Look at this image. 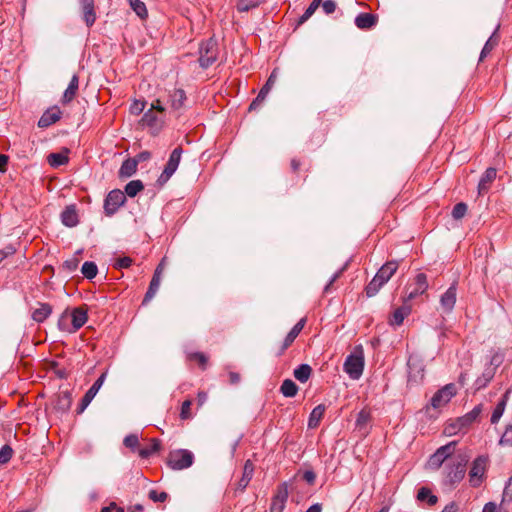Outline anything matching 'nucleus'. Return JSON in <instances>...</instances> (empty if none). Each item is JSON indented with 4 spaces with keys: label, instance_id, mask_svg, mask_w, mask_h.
Wrapping results in <instances>:
<instances>
[{
    "label": "nucleus",
    "instance_id": "obj_1",
    "mask_svg": "<svg viewBox=\"0 0 512 512\" xmlns=\"http://www.w3.org/2000/svg\"><path fill=\"white\" fill-rule=\"evenodd\" d=\"M398 269L397 261H389L385 263L370 281L366 287V294L368 297L375 296L380 288L389 281Z\"/></svg>",
    "mask_w": 512,
    "mask_h": 512
},
{
    "label": "nucleus",
    "instance_id": "obj_2",
    "mask_svg": "<svg viewBox=\"0 0 512 512\" xmlns=\"http://www.w3.org/2000/svg\"><path fill=\"white\" fill-rule=\"evenodd\" d=\"M364 364L363 349L358 346L353 353L346 357L343 369L351 379L358 380L363 374Z\"/></svg>",
    "mask_w": 512,
    "mask_h": 512
},
{
    "label": "nucleus",
    "instance_id": "obj_3",
    "mask_svg": "<svg viewBox=\"0 0 512 512\" xmlns=\"http://www.w3.org/2000/svg\"><path fill=\"white\" fill-rule=\"evenodd\" d=\"M468 460L469 457L467 455H458L446 466V484L455 485L464 478Z\"/></svg>",
    "mask_w": 512,
    "mask_h": 512
},
{
    "label": "nucleus",
    "instance_id": "obj_4",
    "mask_svg": "<svg viewBox=\"0 0 512 512\" xmlns=\"http://www.w3.org/2000/svg\"><path fill=\"white\" fill-rule=\"evenodd\" d=\"M193 459L192 452L180 449L169 454L167 464L173 470H183L193 464Z\"/></svg>",
    "mask_w": 512,
    "mask_h": 512
},
{
    "label": "nucleus",
    "instance_id": "obj_5",
    "mask_svg": "<svg viewBox=\"0 0 512 512\" xmlns=\"http://www.w3.org/2000/svg\"><path fill=\"white\" fill-rule=\"evenodd\" d=\"M488 458L486 456H478L472 463L469 471V482L472 487L481 485L485 478Z\"/></svg>",
    "mask_w": 512,
    "mask_h": 512
},
{
    "label": "nucleus",
    "instance_id": "obj_6",
    "mask_svg": "<svg viewBox=\"0 0 512 512\" xmlns=\"http://www.w3.org/2000/svg\"><path fill=\"white\" fill-rule=\"evenodd\" d=\"M199 64L202 68H208L217 59V42L213 38L200 46Z\"/></svg>",
    "mask_w": 512,
    "mask_h": 512
},
{
    "label": "nucleus",
    "instance_id": "obj_7",
    "mask_svg": "<svg viewBox=\"0 0 512 512\" xmlns=\"http://www.w3.org/2000/svg\"><path fill=\"white\" fill-rule=\"evenodd\" d=\"M182 153L183 150L181 147H177L171 152L168 162L157 180L160 185H164L176 172L181 160Z\"/></svg>",
    "mask_w": 512,
    "mask_h": 512
},
{
    "label": "nucleus",
    "instance_id": "obj_8",
    "mask_svg": "<svg viewBox=\"0 0 512 512\" xmlns=\"http://www.w3.org/2000/svg\"><path fill=\"white\" fill-rule=\"evenodd\" d=\"M126 196L119 189L112 190L108 193L104 201V211L107 216H112L116 211L124 205Z\"/></svg>",
    "mask_w": 512,
    "mask_h": 512
},
{
    "label": "nucleus",
    "instance_id": "obj_9",
    "mask_svg": "<svg viewBox=\"0 0 512 512\" xmlns=\"http://www.w3.org/2000/svg\"><path fill=\"white\" fill-rule=\"evenodd\" d=\"M408 383L410 385L420 383L424 378V365L421 359L410 356L407 361Z\"/></svg>",
    "mask_w": 512,
    "mask_h": 512
},
{
    "label": "nucleus",
    "instance_id": "obj_10",
    "mask_svg": "<svg viewBox=\"0 0 512 512\" xmlns=\"http://www.w3.org/2000/svg\"><path fill=\"white\" fill-rule=\"evenodd\" d=\"M456 394V387L450 383L438 390L431 399V405L434 408H440L446 405Z\"/></svg>",
    "mask_w": 512,
    "mask_h": 512
},
{
    "label": "nucleus",
    "instance_id": "obj_11",
    "mask_svg": "<svg viewBox=\"0 0 512 512\" xmlns=\"http://www.w3.org/2000/svg\"><path fill=\"white\" fill-rule=\"evenodd\" d=\"M288 499V487L286 483H282L272 498L270 512H283L286 501Z\"/></svg>",
    "mask_w": 512,
    "mask_h": 512
},
{
    "label": "nucleus",
    "instance_id": "obj_12",
    "mask_svg": "<svg viewBox=\"0 0 512 512\" xmlns=\"http://www.w3.org/2000/svg\"><path fill=\"white\" fill-rule=\"evenodd\" d=\"M141 123L143 126H147L157 133L163 127L164 115L153 111V109H148L144 113Z\"/></svg>",
    "mask_w": 512,
    "mask_h": 512
},
{
    "label": "nucleus",
    "instance_id": "obj_13",
    "mask_svg": "<svg viewBox=\"0 0 512 512\" xmlns=\"http://www.w3.org/2000/svg\"><path fill=\"white\" fill-rule=\"evenodd\" d=\"M457 289L456 285L452 284L446 292L440 297V309L444 313H450L456 303Z\"/></svg>",
    "mask_w": 512,
    "mask_h": 512
},
{
    "label": "nucleus",
    "instance_id": "obj_14",
    "mask_svg": "<svg viewBox=\"0 0 512 512\" xmlns=\"http://www.w3.org/2000/svg\"><path fill=\"white\" fill-rule=\"evenodd\" d=\"M62 111L58 106H53L47 109L40 119L38 120V126L40 128H46L60 120Z\"/></svg>",
    "mask_w": 512,
    "mask_h": 512
},
{
    "label": "nucleus",
    "instance_id": "obj_15",
    "mask_svg": "<svg viewBox=\"0 0 512 512\" xmlns=\"http://www.w3.org/2000/svg\"><path fill=\"white\" fill-rule=\"evenodd\" d=\"M72 330L76 332L87 321V309L84 307H77L70 311Z\"/></svg>",
    "mask_w": 512,
    "mask_h": 512
},
{
    "label": "nucleus",
    "instance_id": "obj_16",
    "mask_svg": "<svg viewBox=\"0 0 512 512\" xmlns=\"http://www.w3.org/2000/svg\"><path fill=\"white\" fill-rule=\"evenodd\" d=\"M378 17L371 13H360L355 18V25L361 30L371 29L377 24Z\"/></svg>",
    "mask_w": 512,
    "mask_h": 512
},
{
    "label": "nucleus",
    "instance_id": "obj_17",
    "mask_svg": "<svg viewBox=\"0 0 512 512\" xmlns=\"http://www.w3.org/2000/svg\"><path fill=\"white\" fill-rule=\"evenodd\" d=\"M428 288L427 277L424 273H419L415 277V288L407 295V300H412L418 295L423 294Z\"/></svg>",
    "mask_w": 512,
    "mask_h": 512
},
{
    "label": "nucleus",
    "instance_id": "obj_18",
    "mask_svg": "<svg viewBox=\"0 0 512 512\" xmlns=\"http://www.w3.org/2000/svg\"><path fill=\"white\" fill-rule=\"evenodd\" d=\"M83 9V18L87 26H92L96 20L94 0H78Z\"/></svg>",
    "mask_w": 512,
    "mask_h": 512
},
{
    "label": "nucleus",
    "instance_id": "obj_19",
    "mask_svg": "<svg viewBox=\"0 0 512 512\" xmlns=\"http://www.w3.org/2000/svg\"><path fill=\"white\" fill-rule=\"evenodd\" d=\"M61 221L67 227H75L78 222V214L74 205L67 206L61 213Z\"/></svg>",
    "mask_w": 512,
    "mask_h": 512
},
{
    "label": "nucleus",
    "instance_id": "obj_20",
    "mask_svg": "<svg viewBox=\"0 0 512 512\" xmlns=\"http://www.w3.org/2000/svg\"><path fill=\"white\" fill-rule=\"evenodd\" d=\"M254 473V465L250 460H247L244 464L243 474L241 479L237 484V490L244 491V489L248 486L251 481Z\"/></svg>",
    "mask_w": 512,
    "mask_h": 512
},
{
    "label": "nucleus",
    "instance_id": "obj_21",
    "mask_svg": "<svg viewBox=\"0 0 512 512\" xmlns=\"http://www.w3.org/2000/svg\"><path fill=\"white\" fill-rule=\"evenodd\" d=\"M72 400V394L69 391H62L57 395L55 408L62 413H66L72 405Z\"/></svg>",
    "mask_w": 512,
    "mask_h": 512
},
{
    "label": "nucleus",
    "instance_id": "obj_22",
    "mask_svg": "<svg viewBox=\"0 0 512 512\" xmlns=\"http://www.w3.org/2000/svg\"><path fill=\"white\" fill-rule=\"evenodd\" d=\"M305 322H306V319L302 318L293 326V328L290 330V332L287 334V336L284 340L282 351L285 350L288 346H290L293 343V341L296 339V337L299 335V333L304 328Z\"/></svg>",
    "mask_w": 512,
    "mask_h": 512
},
{
    "label": "nucleus",
    "instance_id": "obj_23",
    "mask_svg": "<svg viewBox=\"0 0 512 512\" xmlns=\"http://www.w3.org/2000/svg\"><path fill=\"white\" fill-rule=\"evenodd\" d=\"M495 178H496V169L492 168V167L488 168L479 181V184H478L479 193L482 194L483 192L487 191L490 184L494 181Z\"/></svg>",
    "mask_w": 512,
    "mask_h": 512
},
{
    "label": "nucleus",
    "instance_id": "obj_24",
    "mask_svg": "<svg viewBox=\"0 0 512 512\" xmlns=\"http://www.w3.org/2000/svg\"><path fill=\"white\" fill-rule=\"evenodd\" d=\"M79 86V78L77 75H73L68 87L64 91L62 102L63 103H69L73 100L75 97Z\"/></svg>",
    "mask_w": 512,
    "mask_h": 512
},
{
    "label": "nucleus",
    "instance_id": "obj_25",
    "mask_svg": "<svg viewBox=\"0 0 512 512\" xmlns=\"http://www.w3.org/2000/svg\"><path fill=\"white\" fill-rule=\"evenodd\" d=\"M138 164L133 158H129L125 160L120 169H119V177L120 178H129L136 173Z\"/></svg>",
    "mask_w": 512,
    "mask_h": 512
},
{
    "label": "nucleus",
    "instance_id": "obj_26",
    "mask_svg": "<svg viewBox=\"0 0 512 512\" xmlns=\"http://www.w3.org/2000/svg\"><path fill=\"white\" fill-rule=\"evenodd\" d=\"M411 308L408 305H403L399 308H397L393 314L392 317L389 320V323L391 325L399 326L403 323L406 316L410 314Z\"/></svg>",
    "mask_w": 512,
    "mask_h": 512
},
{
    "label": "nucleus",
    "instance_id": "obj_27",
    "mask_svg": "<svg viewBox=\"0 0 512 512\" xmlns=\"http://www.w3.org/2000/svg\"><path fill=\"white\" fill-rule=\"evenodd\" d=\"M52 313V307L47 303H42L38 308H36L32 313V318L36 322H43L46 320Z\"/></svg>",
    "mask_w": 512,
    "mask_h": 512
},
{
    "label": "nucleus",
    "instance_id": "obj_28",
    "mask_svg": "<svg viewBox=\"0 0 512 512\" xmlns=\"http://www.w3.org/2000/svg\"><path fill=\"white\" fill-rule=\"evenodd\" d=\"M171 107L175 110L181 108L186 100V95L182 89H174L169 96Z\"/></svg>",
    "mask_w": 512,
    "mask_h": 512
},
{
    "label": "nucleus",
    "instance_id": "obj_29",
    "mask_svg": "<svg viewBox=\"0 0 512 512\" xmlns=\"http://www.w3.org/2000/svg\"><path fill=\"white\" fill-rule=\"evenodd\" d=\"M68 150L65 149L64 152L60 153H51L48 155L47 160L50 166L56 168L61 165H64L68 162Z\"/></svg>",
    "mask_w": 512,
    "mask_h": 512
},
{
    "label": "nucleus",
    "instance_id": "obj_30",
    "mask_svg": "<svg viewBox=\"0 0 512 512\" xmlns=\"http://www.w3.org/2000/svg\"><path fill=\"white\" fill-rule=\"evenodd\" d=\"M481 409L480 407H475L472 411L467 413L466 415L457 419V424H459V429H463L470 424H472L476 418L480 415Z\"/></svg>",
    "mask_w": 512,
    "mask_h": 512
},
{
    "label": "nucleus",
    "instance_id": "obj_31",
    "mask_svg": "<svg viewBox=\"0 0 512 512\" xmlns=\"http://www.w3.org/2000/svg\"><path fill=\"white\" fill-rule=\"evenodd\" d=\"M371 416L370 413L366 410H361L356 419V427L362 434L368 433V423L370 422Z\"/></svg>",
    "mask_w": 512,
    "mask_h": 512
},
{
    "label": "nucleus",
    "instance_id": "obj_32",
    "mask_svg": "<svg viewBox=\"0 0 512 512\" xmlns=\"http://www.w3.org/2000/svg\"><path fill=\"white\" fill-rule=\"evenodd\" d=\"M324 412H325L324 405L316 406L310 413L309 420H308V427L316 428L318 426L321 418L323 417Z\"/></svg>",
    "mask_w": 512,
    "mask_h": 512
},
{
    "label": "nucleus",
    "instance_id": "obj_33",
    "mask_svg": "<svg viewBox=\"0 0 512 512\" xmlns=\"http://www.w3.org/2000/svg\"><path fill=\"white\" fill-rule=\"evenodd\" d=\"M57 325L61 331L73 333L69 309H65L60 315Z\"/></svg>",
    "mask_w": 512,
    "mask_h": 512
},
{
    "label": "nucleus",
    "instance_id": "obj_34",
    "mask_svg": "<svg viewBox=\"0 0 512 512\" xmlns=\"http://www.w3.org/2000/svg\"><path fill=\"white\" fill-rule=\"evenodd\" d=\"M312 374V368L308 364L299 365L293 372L294 377L301 383H305Z\"/></svg>",
    "mask_w": 512,
    "mask_h": 512
},
{
    "label": "nucleus",
    "instance_id": "obj_35",
    "mask_svg": "<svg viewBox=\"0 0 512 512\" xmlns=\"http://www.w3.org/2000/svg\"><path fill=\"white\" fill-rule=\"evenodd\" d=\"M280 392L284 397H294L298 392V386L291 379H285L280 387Z\"/></svg>",
    "mask_w": 512,
    "mask_h": 512
},
{
    "label": "nucleus",
    "instance_id": "obj_36",
    "mask_svg": "<svg viewBox=\"0 0 512 512\" xmlns=\"http://www.w3.org/2000/svg\"><path fill=\"white\" fill-rule=\"evenodd\" d=\"M417 499L419 501H427L430 506L435 505L438 501L437 496L432 494L431 490L426 487H422L418 490Z\"/></svg>",
    "mask_w": 512,
    "mask_h": 512
},
{
    "label": "nucleus",
    "instance_id": "obj_37",
    "mask_svg": "<svg viewBox=\"0 0 512 512\" xmlns=\"http://www.w3.org/2000/svg\"><path fill=\"white\" fill-rule=\"evenodd\" d=\"M160 448V441L157 439H152L151 443L144 447L139 449L138 454L141 458L146 459L152 456L155 452H157Z\"/></svg>",
    "mask_w": 512,
    "mask_h": 512
},
{
    "label": "nucleus",
    "instance_id": "obj_38",
    "mask_svg": "<svg viewBox=\"0 0 512 512\" xmlns=\"http://www.w3.org/2000/svg\"><path fill=\"white\" fill-rule=\"evenodd\" d=\"M144 189V185L141 180H132L125 186V196L135 197L140 191Z\"/></svg>",
    "mask_w": 512,
    "mask_h": 512
},
{
    "label": "nucleus",
    "instance_id": "obj_39",
    "mask_svg": "<svg viewBox=\"0 0 512 512\" xmlns=\"http://www.w3.org/2000/svg\"><path fill=\"white\" fill-rule=\"evenodd\" d=\"M160 282H161V279L158 278V276L152 277L149 288L144 296L143 304H145L153 299V297L156 295V293L159 289Z\"/></svg>",
    "mask_w": 512,
    "mask_h": 512
},
{
    "label": "nucleus",
    "instance_id": "obj_40",
    "mask_svg": "<svg viewBox=\"0 0 512 512\" xmlns=\"http://www.w3.org/2000/svg\"><path fill=\"white\" fill-rule=\"evenodd\" d=\"M509 391H507L503 397V399L496 405L495 409L493 410V413L491 415V422L497 423L500 418L502 417L505 406H506V399L508 397Z\"/></svg>",
    "mask_w": 512,
    "mask_h": 512
},
{
    "label": "nucleus",
    "instance_id": "obj_41",
    "mask_svg": "<svg viewBox=\"0 0 512 512\" xmlns=\"http://www.w3.org/2000/svg\"><path fill=\"white\" fill-rule=\"evenodd\" d=\"M81 272L85 278L93 279L97 275L98 268L94 262L87 261L83 263Z\"/></svg>",
    "mask_w": 512,
    "mask_h": 512
},
{
    "label": "nucleus",
    "instance_id": "obj_42",
    "mask_svg": "<svg viewBox=\"0 0 512 512\" xmlns=\"http://www.w3.org/2000/svg\"><path fill=\"white\" fill-rule=\"evenodd\" d=\"M445 460V456H442L441 453L436 451L433 455L430 456L427 462V467L429 469L436 470L441 467Z\"/></svg>",
    "mask_w": 512,
    "mask_h": 512
},
{
    "label": "nucleus",
    "instance_id": "obj_43",
    "mask_svg": "<svg viewBox=\"0 0 512 512\" xmlns=\"http://www.w3.org/2000/svg\"><path fill=\"white\" fill-rule=\"evenodd\" d=\"M496 31L491 35V37L486 41L481 54H480V61H482L497 45L498 40L495 38Z\"/></svg>",
    "mask_w": 512,
    "mask_h": 512
},
{
    "label": "nucleus",
    "instance_id": "obj_44",
    "mask_svg": "<svg viewBox=\"0 0 512 512\" xmlns=\"http://www.w3.org/2000/svg\"><path fill=\"white\" fill-rule=\"evenodd\" d=\"M129 4L131 8L134 10V12L140 17L145 18L147 17V9L141 0H129Z\"/></svg>",
    "mask_w": 512,
    "mask_h": 512
},
{
    "label": "nucleus",
    "instance_id": "obj_45",
    "mask_svg": "<svg viewBox=\"0 0 512 512\" xmlns=\"http://www.w3.org/2000/svg\"><path fill=\"white\" fill-rule=\"evenodd\" d=\"M260 3L261 0H238L237 8L239 11L246 12L257 7Z\"/></svg>",
    "mask_w": 512,
    "mask_h": 512
},
{
    "label": "nucleus",
    "instance_id": "obj_46",
    "mask_svg": "<svg viewBox=\"0 0 512 512\" xmlns=\"http://www.w3.org/2000/svg\"><path fill=\"white\" fill-rule=\"evenodd\" d=\"M79 265V259L76 256H72L71 258L67 259L63 263V269L68 273L71 274L78 268Z\"/></svg>",
    "mask_w": 512,
    "mask_h": 512
},
{
    "label": "nucleus",
    "instance_id": "obj_47",
    "mask_svg": "<svg viewBox=\"0 0 512 512\" xmlns=\"http://www.w3.org/2000/svg\"><path fill=\"white\" fill-rule=\"evenodd\" d=\"M13 449L9 445H4L0 449V465H4L11 459Z\"/></svg>",
    "mask_w": 512,
    "mask_h": 512
},
{
    "label": "nucleus",
    "instance_id": "obj_48",
    "mask_svg": "<svg viewBox=\"0 0 512 512\" xmlns=\"http://www.w3.org/2000/svg\"><path fill=\"white\" fill-rule=\"evenodd\" d=\"M467 212V205L463 202L456 204L452 210V216L454 219L458 220L465 216Z\"/></svg>",
    "mask_w": 512,
    "mask_h": 512
},
{
    "label": "nucleus",
    "instance_id": "obj_49",
    "mask_svg": "<svg viewBox=\"0 0 512 512\" xmlns=\"http://www.w3.org/2000/svg\"><path fill=\"white\" fill-rule=\"evenodd\" d=\"M456 444V441L449 442L448 444L438 448L436 451L441 453L442 456H445V459H447L453 454Z\"/></svg>",
    "mask_w": 512,
    "mask_h": 512
},
{
    "label": "nucleus",
    "instance_id": "obj_50",
    "mask_svg": "<svg viewBox=\"0 0 512 512\" xmlns=\"http://www.w3.org/2000/svg\"><path fill=\"white\" fill-rule=\"evenodd\" d=\"M148 496L149 499L154 502H164L168 498V494L166 492H158L156 490H150Z\"/></svg>",
    "mask_w": 512,
    "mask_h": 512
},
{
    "label": "nucleus",
    "instance_id": "obj_51",
    "mask_svg": "<svg viewBox=\"0 0 512 512\" xmlns=\"http://www.w3.org/2000/svg\"><path fill=\"white\" fill-rule=\"evenodd\" d=\"M191 405H192L191 400H185L182 403L181 412H180L181 419L185 420V419L191 418V412H190Z\"/></svg>",
    "mask_w": 512,
    "mask_h": 512
},
{
    "label": "nucleus",
    "instance_id": "obj_52",
    "mask_svg": "<svg viewBox=\"0 0 512 512\" xmlns=\"http://www.w3.org/2000/svg\"><path fill=\"white\" fill-rule=\"evenodd\" d=\"M505 502H512V478L509 479V481L503 491V498H502L501 506Z\"/></svg>",
    "mask_w": 512,
    "mask_h": 512
},
{
    "label": "nucleus",
    "instance_id": "obj_53",
    "mask_svg": "<svg viewBox=\"0 0 512 512\" xmlns=\"http://www.w3.org/2000/svg\"><path fill=\"white\" fill-rule=\"evenodd\" d=\"M501 445L512 446V425L508 426L500 439Z\"/></svg>",
    "mask_w": 512,
    "mask_h": 512
},
{
    "label": "nucleus",
    "instance_id": "obj_54",
    "mask_svg": "<svg viewBox=\"0 0 512 512\" xmlns=\"http://www.w3.org/2000/svg\"><path fill=\"white\" fill-rule=\"evenodd\" d=\"M139 444V439L136 434H129L124 438V445L128 448H136Z\"/></svg>",
    "mask_w": 512,
    "mask_h": 512
},
{
    "label": "nucleus",
    "instance_id": "obj_55",
    "mask_svg": "<svg viewBox=\"0 0 512 512\" xmlns=\"http://www.w3.org/2000/svg\"><path fill=\"white\" fill-rule=\"evenodd\" d=\"M107 376V372L102 373L99 378L94 382V384L88 389L92 391L95 395L98 393L99 389L102 387Z\"/></svg>",
    "mask_w": 512,
    "mask_h": 512
},
{
    "label": "nucleus",
    "instance_id": "obj_56",
    "mask_svg": "<svg viewBox=\"0 0 512 512\" xmlns=\"http://www.w3.org/2000/svg\"><path fill=\"white\" fill-rule=\"evenodd\" d=\"M276 79H277V71L276 70H273L272 73L270 74L267 82L265 83V85L261 88L262 91L266 92V93H269L270 89L272 88V86L274 85V83L276 82Z\"/></svg>",
    "mask_w": 512,
    "mask_h": 512
},
{
    "label": "nucleus",
    "instance_id": "obj_57",
    "mask_svg": "<svg viewBox=\"0 0 512 512\" xmlns=\"http://www.w3.org/2000/svg\"><path fill=\"white\" fill-rule=\"evenodd\" d=\"M318 8L315 7V5L311 4L308 6V8L306 9V11L303 13V15L299 18V24H302L304 23L305 21H307L314 13L315 11L317 10Z\"/></svg>",
    "mask_w": 512,
    "mask_h": 512
},
{
    "label": "nucleus",
    "instance_id": "obj_58",
    "mask_svg": "<svg viewBox=\"0 0 512 512\" xmlns=\"http://www.w3.org/2000/svg\"><path fill=\"white\" fill-rule=\"evenodd\" d=\"M132 264L130 257H122L116 260L114 267L118 269L128 268Z\"/></svg>",
    "mask_w": 512,
    "mask_h": 512
},
{
    "label": "nucleus",
    "instance_id": "obj_59",
    "mask_svg": "<svg viewBox=\"0 0 512 512\" xmlns=\"http://www.w3.org/2000/svg\"><path fill=\"white\" fill-rule=\"evenodd\" d=\"M322 9L326 14H332L336 10V3L333 0H325L322 3Z\"/></svg>",
    "mask_w": 512,
    "mask_h": 512
},
{
    "label": "nucleus",
    "instance_id": "obj_60",
    "mask_svg": "<svg viewBox=\"0 0 512 512\" xmlns=\"http://www.w3.org/2000/svg\"><path fill=\"white\" fill-rule=\"evenodd\" d=\"M145 108V103L142 101H134L130 106V112L132 114L138 115L140 114Z\"/></svg>",
    "mask_w": 512,
    "mask_h": 512
},
{
    "label": "nucleus",
    "instance_id": "obj_61",
    "mask_svg": "<svg viewBox=\"0 0 512 512\" xmlns=\"http://www.w3.org/2000/svg\"><path fill=\"white\" fill-rule=\"evenodd\" d=\"M461 429H459V424H457V420L454 422V423H451L449 424L446 428H445V433L448 434V435H453V434H456L460 431Z\"/></svg>",
    "mask_w": 512,
    "mask_h": 512
},
{
    "label": "nucleus",
    "instance_id": "obj_62",
    "mask_svg": "<svg viewBox=\"0 0 512 512\" xmlns=\"http://www.w3.org/2000/svg\"><path fill=\"white\" fill-rule=\"evenodd\" d=\"M150 158H151V153L148 151H143V152H140L138 155H136V157H134L133 159L138 164L139 162L147 161Z\"/></svg>",
    "mask_w": 512,
    "mask_h": 512
},
{
    "label": "nucleus",
    "instance_id": "obj_63",
    "mask_svg": "<svg viewBox=\"0 0 512 512\" xmlns=\"http://www.w3.org/2000/svg\"><path fill=\"white\" fill-rule=\"evenodd\" d=\"M482 512H498L497 504L494 502H488L484 505Z\"/></svg>",
    "mask_w": 512,
    "mask_h": 512
},
{
    "label": "nucleus",
    "instance_id": "obj_64",
    "mask_svg": "<svg viewBox=\"0 0 512 512\" xmlns=\"http://www.w3.org/2000/svg\"><path fill=\"white\" fill-rule=\"evenodd\" d=\"M101 512H124V509L117 507L115 503H112L110 506L102 508Z\"/></svg>",
    "mask_w": 512,
    "mask_h": 512
}]
</instances>
